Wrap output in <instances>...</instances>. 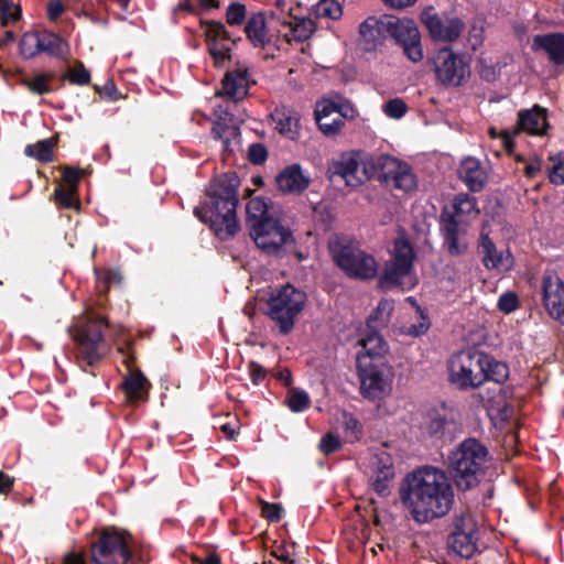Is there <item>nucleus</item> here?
Returning a JSON list of instances; mask_svg holds the SVG:
<instances>
[{
	"instance_id": "61",
	"label": "nucleus",
	"mask_w": 564,
	"mask_h": 564,
	"mask_svg": "<svg viewBox=\"0 0 564 564\" xmlns=\"http://www.w3.org/2000/svg\"><path fill=\"white\" fill-rule=\"evenodd\" d=\"M281 511H282V508L279 505H273V503H268V502L262 503V508H261L262 516L272 522L280 520Z\"/></svg>"
},
{
	"instance_id": "62",
	"label": "nucleus",
	"mask_w": 564,
	"mask_h": 564,
	"mask_svg": "<svg viewBox=\"0 0 564 564\" xmlns=\"http://www.w3.org/2000/svg\"><path fill=\"white\" fill-rule=\"evenodd\" d=\"M360 393L365 400L372 402L377 409H380L381 401L386 398L387 390H360Z\"/></svg>"
},
{
	"instance_id": "8",
	"label": "nucleus",
	"mask_w": 564,
	"mask_h": 564,
	"mask_svg": "<svg viewBox=\"0 0 564 564\" xmlns=\"http://www.w3.org/2000/svg\"><path fill=\"white\" fill-rule=\"evenodd\" d=\"M306 303V294L291 284L273 290L268 299V314L279 326L281 334H288L294 326L295 317Z\"/></svg>"
},
{
	"instance_id": "51",
	"label": "nucleus",
	"mask_w": 564,
	"mask_h": 564,
	"mask_svg": "<svg viewBox=\"0 0 564 564\" xmlns=\"http://www.w3.org/2000/svg\"><path fill=\"white\" fill-rule=\"evenodd\" d=\"M286 403L293 412H301L307 408L310 398L303 390H293V392L288 397Z\"/></svg>"
},
{
	"instance_id": "6",
	"label": "nucleus",
	"mask_w": 564,
	"mask_h": 564,
	"mask_svg": "<svg viewBox=\"0 0 564 564\" xmlns=\"http://www.w3.org/2000/svg\"><path fill=\"white\" fill-rule=\"evenodd\" d=\"M415 254L413 247L403 235L395 238L391 259L386 263L383 272L379 279V285L382 289L400 286L403 290L412 289L417 279L413 271V261Z\"/></svg>"
},
{
	"instance_id": "17",
	"label": "nucleus",
	"mask_w": 564,
	"mask_h": 564,
	"mask_svg": "<svg viewBox=\"0 0 564 564\" xmlns=\"http://www.w3.org/2000/svg\"><path fill=\"white\" fill-rule=\"evenodd\" d=\"M314 115L321 131L326 135H335L344 126L345 118L352 117V110L324 99L316 104Z\"/></svg>"
},
{
	"instance_id": "25",
	"label": "nucleus",
	"mask_w": 564,
	"mask_h": 564,
	"mask_svg": "<svg viewBox=\"0 0 564 564\" xmlns=\"http://www.w3.org/2000/svg\"><path fill=\"white\" fill-rule=\"evenodd\" d=\"M310 180L301 165L291 164L278 174L275 183L282 193L300 194L308 187Z\"/></svg>"
},
{
	"instance_id": "4",
	"label": "nucleus",
	"mask_w": 564,
	"mask_h": 564,
	"mask_svg": "<svg viewBox=\"0 0 564 564\" xmlns=\"http://www.w3.org/2000/svg\"><path fill=\"white\" fill-rule=\"evenodd\" d=\"M357 344L360 347L356 357L360 388H382L387 380L372 361L382 359L389 352V344L372 325H366Z\"/></svg>"
},
{
	"instance_id": "59",
	"label": "nucleus",
	"mask_w": 564,
	"mask_h": 564,
	"mask_svg": "<svg viewBox=\"0 0 564 564\" xmlns=\"http://www.w3.org/2000/svg\"><path fill=\"white\" fill-rule=\"evenodd\" d=\"M267 150L260 143H253L249 147L248 158L253 164H261L267 159Z\"/></svg>"
},
{
	"instance_id": "2",
	"label": "nucleus",
	"mask_w": 564,
	"mask_h": 564,
	"mask_svg": "<svg viewBox=\"0 0 564 564\" xmlns=\"http://www.w3.org/2000/svg\"><path fill=\"white\" fill-rule=\"evenodd\" d=\"M239 181L235 174L216 178L209 186L207 200L196 207L194 214L220 239L234 236L239 229L236 215Z\"/></svg>"
},
{
	"instance_id": "31",
	"label": "nucleus",
	"mask_w": 564,
	"mask_h": 564,
	"mask_svg": "<svg viewBox=\"0 0 564 564\" xmlns=\"http://www.w3.org/2000/svg\"><path fill=\"white\" fill-rule=\"evenodd\" d=\"M459 176L474 192L480 191L488 180L486 170L474 158L463 160L459 167Z\"/></svg>"
},
{
	"instance_id": "7",
	"label": "nucleus",
	"mask_w": 564,
	"mask_h": 564,
	"mask_svg": "<svg viewBox=\"0 0 564 564\" xmlns=\"http://www.w3.org/2000/svg\"><path fill=\"white\" fill-rule=\"evenodd\" d=\"M378 156L352 150L341 153L328 164L329 176L340 178L347 186L357 187L377 174Z\"/></svg>"
},
{
	"instance_id": "27",
	"label": "nucleus",
	"mask_w": 564,
	"mask_h": 564,
	"mask_svg": "<svg viewBox=\"0 0 564 564\" xmlns=\"http://www.w3.org/2000/svg\"><path fill=\"white\" fill-rule=\"evenodd\" d=\"M547 127L545 109L534 106L532 109L519 112L518 127L513 134L524 131L534 135H543Z\"/></svg>"
},
{
	"instance_id": "32",
	"label": "nucleus",
	"mask_w": 564,
	"mask_h": 564,
	"mask_svg": "<svg viewBox=\"0 0 564 564\" xmlns=\"http://www.w3.org/2000/svg\"><path fill=\"white\" fill-rule=\"evenodd\" d=\"M282 26L288 29L285 32H283V36L288 42L306 41L314 34L316 30L315 22L311 18L306 17L299 18L292 15Z\"/></svg>"
},
{
	"instance_id": "36",
	"label": "nucleus",
	"mask_w": 564,
	"mask_h": 564,
	"mask_svg": "<svg viewBox=\"0 0 564 564\" xmlns=\"http://www.w3.org/2000/svg\"><path fill=\"white\" fill-rule=\"evenodd\" d=\"M249 373L251 377L252 384L260 386V384H272V380L274 379L275 382L273 384H281V386H289L291 384V373L289 370H281L273 375L271 378L267 379V373L264 369L258 365V364H251L249 366Z\"/></svg>"
},
{
	"instance_id": "11",
	"label": "nucleus",
	"mask_w": 564,
	"mask_h": 564,
	"mask_svg": "<svg viewBox=\"0 0 564 564\" xmlns=\"http://www.w3.org/2000/svg\"><path fill=\"white\" fill-rule=\"evenodd\" d=\"M388 35L403 48L404 55L413 63L423 59L421 34L412 19H400L395 15L384 14L381 23Z\"/></svg>"
},
{
	"instance_id": "39",
	"label": "nucleus",
	"mask_w": 564,
	"mask_h": 564,
	"mask_svg": "<svg viewBox=\"0 0 564 564\" xmlns=\"http://www.w3.org/2000/svg\"><path fill=\"white\" fill-rule=\"evenodd\" d=\"M312 12L316 18L338 21L343 17V6L337 0H318Z\"/></svg>"
},
{
	"instance_id": "57",
	"label": "nucleus",
	"mask_w": 564,
	"mask_h": 564,
	"mask_svg": "<svg viewBox=\"0 0 564 564\" xmlns=\"http://www.w3.org/2000/svg\"><path fill=\"white\" fill-rule=\"evenodd\" d=\"M96 278L98 283H102L105 285V289L121 282L120 273L115 270H106L102 272L96 271Z\"/></svg>"
},
{
	"instance_id": "16",
	"label": "nucleus",
	"mask_w": 564,
	"mask_h": 564,
	"mask_svg": "<svg viewBox=\"0 0 564 564\" xmlns=\"http://www.w3.org/2000/svg\"><path fill=\"white\" fill-rule=\"evenodd\" d=\"M478 527L471 514L457 517L448 545L457 555L469 558L477 551Z\"/></svg>"
},
{
	"instance_id": "21",
	"label": "nucleus",
	"mask_w": 564,
	"mask_h": 564,
	"mask_svg": "<svg viewBox=\"0 0 564 564\" xmlns=\"http://www.w3.org/2000/svg\"><path fill=\"white\" fill-rule=\"evenodd\" d=\"M208 51L216 66H220L229 57L231 42L226 28L220 22H209L205 26Z\"/></svg>"
},
{
	"instance_id": "26",
	"label": "nucleus",
	"mask_w": 564,
	"mask_h": 564,
	"mask_svg": "<svg viewBox=\"0 0 564 564\" xmlns=\"http://www.w3.org/2000/svg\"><path fill=\"white\" fill-rule=\"evenodd\" d=\"M82 173V171L73 167L64 169L63 182L65 185H59L55 189V198L62 206L66 208H78L79 203L76 198V193Z\"/></svg>"
},
{
	"instance_id": "35",
	"label": "nucleus",
	"mask_w": 564,
	"mask_h": 564,
	"mask_svg": "<svg viewBox=\"0 0 564 564\" xmlns=\"http://www.w3.org/2000/svg\"><path fill=\"white\" fill-rule=\"evenodd\" d=\"M383 15L380 18L369 17L359 25V34L364 42L370 47H375L387 34L386 29L382 26Z\"/></svg>"
},
{
	"instance_id": "9",
	"label": "nucleus",
	"mask_w": 564,
	"mask_h": 564,
	"mask_svg": "<svg viewBox=\"0 0 564 564\" xmlns=\"http://www.w3.org/2000/svg\"><path fill=\"white\" fill-rule=\"evenodd\" d=\"M250 236L265 254L283 257L294 249L292 232L278 218H265L250 225Z\"/></svg>"
},
{
	"instance_id": "23",
	"label": "nucleus",
	"mask_w": 564,
	"mask_h": 564,
	"mask_svg": "<svg viewBox=\"0 0 564 564\" xmlns=\"http://www.w3.org/2000/svg\"><path fill=\"white\" fill-rule=\"evenodd\" d=\"M273 24L265 12H254L247 19L246 36L254 47H264L273 41L270 32Z\"/></svg>"
},
{
	"instance_id": "37",
	"label": "nucleus",
	"mask_w": 564,
	"mask_h": 564,
	"mask_svg": "<svg viewBox=\"0 0 564 564\" xmlns=\"http://www.w3.org/2000/svg\"><path fill=\"white\" fill-rule=\"evenodd\" d=\"M41 53L55 57H65L69 53V45L61 36L52 32L41 33Z\"/></svg>"
},
{
	"instance_id": "43",
	"label": "nucleus",
	"mask_w": 564,
	"mask_h": 564,
	"mask_svg": "<svg viewBox=\"0 0 564 564\" xmlns=\"http://www.w3.org/2000/svg\"><path fill=\"white\" fill-rule=\"evenodd\" d=\"M265 13L270 21L282 26L292 17V4L288 0H276L274 8Z\"/></svg>"
},
{
	"instance_id": "41",
	"label": "nucleus",
	"mask_w": 564,
	"mask_h": 564,
	"mask_svg": "<svg viewBox=\"0 0 564 564\" xmlns=\"http://www.w3.org/2000/svg\"><path fill=\"white\" fill-rule=\"evenodd\" d=\"M54 141L52 139H45L36 142L35 144L28 145L25 154L28 156L35 158L39 161L47 162L53 156Z\"/></svg>"
},
{
	"instance_id": "55",
	"label": "nucleus",
	"mask_w": 564,
	"mask_h": 564,
	"mask_svg": "<svg viewBox=\"0 0 564 564\" xmlns=\"http://www.w3.org/2000/svg\"><path fill=\"white\" fill-rule=\"evenodd\" d=\"M147 383V378L139 370H129L121 388H144Z\"/></svg>"
},
{
	"instance_id": "54",
	"label": "nucleus",
	"mask_w": 564,
	"mask_h": 564,
	"mask_svg": "<svg viewBox=\"0 0 564 564\" xmlns=\"http://www.w3.org/2000/svg\"><path fill=\"white\" fill-rule=\"evenodd\" d=\"M68 76L72 83L78 85H87L90 80L89 72L85 68L83 63H77L68 72Z\"/></svg>"
},
{
	"instance_id": "19",
	"label": "nucleus",
	"mask_w": 564,
	"mask_h": 564,
	"mask_svg": "<svg viewBox=\"0 0 564 564\" xmlns=\"http://www.w3.org/2000/svg\"><path fill=\"white\" fill-rule=\"evenodd\" d=\"M422 20L431 37L440 42L456 40L464 29L463 22L457 18H442L437 14L425 12Z\"/></svg>"
},
{
	"instance_id": "50",
	"label": "nucleus",
	"mask_w": 564,
	"mask_h": 564,
	"mask_svg": "<svg viewBox=\"0 0 564 564\" xmlns=\"http://www.w3.org/2000/svg\"><path fill=\"white\" fill-rule=\"evenodd\" d=\"M247 9L245 4L232 2L226 11V21L231 26L241 25L246 20Z\"/></svg>"
},
{
	"instance_id": "28",
	"label": "nucleus",
	"mask_w": 564,
	"mask_h": 564,
	"mask_svg": "<svg viewBox=\"0 0 564 564\" xmlns=\"http://www.w3.org/2000/svg\"><path fill=\"white\" fill-rule=\"evenodd\" d=\"M532 48L535 52H544L555 64L564 63V34L562 33L535 35Z\"/></svg>"
},
{
	"instance_id": "53",
	"label": "nucleus",
	"mask_w": 564,
	"mask_h": 564,
	"mask_svg": "<svg viewBox=\"0 0 564 564\" xmlns=\"http://www.w3.org/2000/svg\"><path fill=\"white\" fill-rule=\"evenodd\" d=\"M519 305V300L516 293L506 292L500 295L498 300V308L506 314H509L517 310Z\"/></svg>"
},
{
	"instance_id": "40",
	"label": "nucleus",
	"mask_w": 564,
	"mask_h": 564,
	"mask_svg": "<svg viewBox=\"0 0 564 564\" xmlns=\"http://www.w3.org/2000/svg\"><path fill=\"white\" fill-rule=\"evenodd\" d=\"M394 303L392 300H382L378 303L375 312L370 315L367 325L375 327L384 326L390 319L391 313L393 312Z\"/></svg>"
},
{
	"instance_id": "3",
	"label": "nucleus",
	"mask_w": 564,
	"mask_h": 564,
	"mask_svg": "<svg viewBox=\"0 0 564 564\" xmlns=\"http://www.w3.org/2000/svg\"><path fill=\"white\" fill-rule=\"evenodd\" d=\"M449 380L459 388H478L485 383L501 386L509 378L508 366L494 357L467 348L448 360Z\"/></svg>"
},
{
	"instance_id": "29",
	"label": "nucleus",
	"mask_w": 564,
	"mask_h": 564,
	"mask_svg": "<svg viewBox=\"0 0 564 564\" xmlns=\"http://www.w3.org/2000/svg\"><path fill=\"white\" fill-rule=\"evenodd\" d=\"M275 129L289 139H296L300 129V115L286 106L276 107L271 115Z\"/></svg>"
},
{
	"instance_id": "22",
	"label": "nucleus",
	"mask_w": 564,
	"mask_h": 564,
	"mask_svg": "<svg viewBox=\"0 0 564 564\" xmlns=\"http://www.w3.org/2000/svg\"><path fill=\"white\" fill-rule=\"evenodd\" d=\"M481 253L484 256L482 261L487 269H496L498 271L509 270L512 265V258L508 250H498L494 242L489 239V231L487 230V224L482 226L480 232Z\"/></svg>"
},
{
	"instance_id": "49",
	"label": "nucleus",
	"mask_w": 564,
	"mask_h": 564,
	"mask_svg": "<svg viewBox=\"0 0 564 564\" xmlns=\"http://www.w3.org/2000/svg\"><path fill=\"white\" fill-rule=\"evenodd\" d=\"M50 76L46 74H37L32 78H25L23 84L33 94L43 95L50 93Z\"/></svg>"
},
{
	"instance_id": "45",
	"label": "nucleus",
	"mask_w": 564,
	"mask_h": 564,
	"mask_svg": "<svg viewBox=\"0 0 564 564\" xmlns=\"http://www.w3.org/2000/svg\"><path fill=\"white\" fill-rule=\"evenodd\" d=\"M21 17V8L12 0H0V20L3 26L15 22Z\"/></svg>"
},
{
	"instance_id": "13",
	"label": "nucleus",
	"mask_w": 564,
	"mask_h": 564,
	"mask_svg": "<svg viewBox=\"0 0 564 564\" xmlns=\"http://www.w3.org/2000/svg\"><path fill=\"white\" fill-rule=\"evenodd\" d=\"M330 249L335 262L347 275L361 280L377 275L378 264L371 254L351 246L333 245Z\"/></svg>"
},
{
	"instance_id": "24",
	"label": "nucleus",
	"mask_w": 564,
	"mask_h": 564,
	"mask_svg": "<svg viewBox=\"0 0 564 564\" xmlns=\"http://www.w3.org/2000/svg\"><path fill=\"white\" fill-rule=\"evenodd\" d=\"M372 488L380 496L386 497L390 492V482L394 477V467L391 456L381 452L376 455L372 463Z\"/></svg>"
},
{
	"instance_id": "14",
	"label": "nucleus",
	"mask_w": 564,
	"mask_h": 564,
	"mask_svg": "<svg viewBox=\"0 0 564 564\" xmlns=\"http://www.w3.org/2000/svg\"><path fill=\"white\" fill-rule=\"evenodd\" d=\"M91 558L95 564H126L130 558L127 535L113 528L104 530L91 545Z\"/></svg>"
},
{
	"instance_id": "46",
	"label": "nucleus",
	"mask_w": 564,
	"mask_h": 564,
	"mask_svg": "<svg viewBox=\"0 0 564 564\" xmlns=\"http://www.w3.org/2000/svg\"><path fill=\"white\" fill-rule=\"evenodd\" d=\"M453 209V216L457 218L463 215H470L476 210L475 199L467 194H459L454 198Z\"/></svg>"
},
{
	"instance_id": "44",
	"label": "nucleus",
	"mask_w": 564,
	"mask_h": 564,
	"mask_svg": "<svg viewBox=\"0 0 564 564\" xmlns=\"http://www.w3.org/2000/svg\"><path fill=\"white\" fill-rule=\"evenodd\" d=\"M340 420L346 440L350 443L358 441L362 432L359 421L347 412L341 413Z\"/></svg>"
},
{
	"instance_id": "52",
	"label": "nucleus",
	"mask_w": 564,
	"mask_h": 564,
	"mask_svg": "<svg viewBox=\"0 0 564 564\" xmlns=\"http://www.w3.org/2000/svg\"><path fill=\"white\" fill-rule=\"evenodd\" d=\"M443 223H444L445 238L464 235V231L459 226V223H460L459 218H457L453 215H448L447 213H444Z\"/></svg>"
},
{
	"instance_id": "48",
	"label": "nucleus",
	"mask_w": 564,
	"mask_h": 564,
	"mask_svg": "<svg viewBox=\"0 0 564 564\" xmlns=\"http://www.w3.org/2000/svg\"><path fill=\"white\" fill-rule=\"evenodd\" d=\"M382 112L391 119H401L408 112V106L401 98H392L382 105Z\"/></svg>"
},
{
	"instance_id": "5",
	"label": "nucleus",
	"mask_w": 564,
	"mask_h": 564,
	"mask_svg": "<svg viewBox=\"0 0 564 564\" xmlns=\"http://www.w3.org/2000/svg\"><path fill=\"white\" fill-rule=\"evenodd\" d=\"M487 449L475 438L464 441L449 456V469L456 486L467 490L476 486L487 460Z\"/></svg>"
},
{
	"instance_id": "56",
	"label": "nucleus",
	"mask_w": 564,
	"mask_h": 564,
	"mask_svg": "<svg viewBox=\"0 0 564 564\" xmlns=\"http://www.w3.org/2000/svg\"><path fill=\"white\" fill-rule=\"evenodd\" d=\"M339 447L340 441L333 433L324 435L319 443V449L326 455L336 452L337 449H339Z\"/></svg>"
},
{
	"instance_id": "42",
	"label": "nucleus",
	"mask_w": 564,
	"mask_h": 564,
	"mask_svg": "<svg viewBox=\"0 0 564 564\" xmlns=\"http://www.w3.org/2000/svg\"><path fill=\"white\" fill-rule=\"evenodd\" d=\"M20 53L25 58H31L41 53V33H25L20 41Z\"/></svg>"
},
{
	"instance_id": "30",
	"label": "nucleus",
	"mask_w": 564,
	"mask_h": 564,
	"mask_svg": "<svg viewBox=\"0 0 564 564\" xmlns=\"http://www.w3.org/2000/svg\"><path fill=\"white\" fill-rule=\"evenodd\" d=\"M250 80L246 69L228 72L223 80V94L231 100H240L249 89Z\"/></svg>"
},
{
	"instance_id": "38",
	"label": "nucleus",
	"mask_w": 564,
	"mask_h": 564,
	"mask_svg": "<svg viewBox=\"0 0 564 564\" xmlns=\"http://www.w3.org/2000/svg\"><path fill=\"white\" fill-rule=\"evenodd\" d=\"M249 225L261 221L265 218H276L275 212L263 197H254L247 204Z\"/></svg>"
},
{
	"instance_id": "18",
	"label": "nucleus",
	"mask_w": 564,
	"mask_h": 564,
	"mask_svg": "<svg viewBox=\"0 0 564 564\" xmlns=\"http://www.w3.org/2000/svg\"><path fill=\"white\" fill-rule=\"evenodd\" d=\"M431 327V321L425 312L412 296L404 301V314L400 321V332L410 337H420L426 334Z\"/></svg>"
},
{
	"instance_id": "10",
	"label": "nucleus",
	"mask_w": 564,
	"mask_h": 564,
	"mask_svg": "<svg viewBox=\"0 0 564 564\" xmlns=\"http://www.w3.org/2000/svg\"><path fill=\"white\" fill-rule=\"evenodd\" d=\"M429 64L437 82L457 87L469 76L470 69L464 56L449 47H442L429 58Z\"/></svg>"
},
{
	"instance_id": "12",
	"label": "nucleus",
	"mask_w": 564,
	"mask_h": 564,
	"mask_svg": "<svg viewBox=\"0 0 564 564\" xmlns=\"http://www.w3.org/2000/svg\"><path fill=\"white\" fill-rule=\"evenodd\" d=\"M104 322L101 317L88 313L77 319L70 329V334L78 344L80 356L89 364L97 361L101 352V328Z\"/></svg>"
},
{
	"instance_id": "15",
	"label": "nucleus",
	"mask_w": 564,
	"mask_h": 564,
	"mask_svg": "<svg viewBox=\"0 0 564 564\" xmlns=\"http://www.w3.org/2000/svg\"><path fill=\"white\" fill-rule=\"evenodd\" d=\"M388 187L409 193L416 187V177L410 165L390 155H379L377 174Z\"/></svg>"
},
{
	"instance_id": "1",
	"label": "nucleus",
	"mask_w": 564,
	"mask_h": 564,
	"mask_svg": "<svg viewBox=\"0 0 564 564\" xmlns=\"http://www.w3.org/2000/svg\"><path fill=\"white\" fill-rule=\"evenodd\" d=\"M402 505L419 523H426L448 513L454 492L444 471L422 467L408 474L399 489Z\"/></svg>"
},
{
	"instance_id": "47",
	"label": "nucleus",
	"mask_w": 564,
	"mask_h": 564,
	"mask_svg": "<svg viewBox=\"0 0 564 564\" xmlns=\"http://www.w3.org/2000/svg\"><path fill=\"white\" fill-rule=\"evenodd\" d=\"M551 167L549 178L551 183L561 185L564 184V154L557 153L550 158Z\"/></svg>"
},
{
	"instance_id": "60",
	"label": "nucleus",
	"mask_w": 564,
	"mask_h": 564,
	"mask_svg": "<svg viewBox=\"0 0 564 564\" xmlns=\"http://www.w3.org/2000/svg\"><path fill=\"white\" fill-rule=\"evenodd\" d=\"M499 72L500 68H498L496 65L488 63L486 59H481L479 73L484 79L492 82L497 78Z\"/></svg>"
},
{
	"instance_id": "63",
	"label": "nucleus",
	"mask_w": 564,
	"mask_h": 564,
	"mask_svg": "<svg viewBox=\"0 0 564 564\" xmlns=\"http://www.w3.org/2000/svg\"><path fill=\"white\" fill-rule=\"evenodd\" d=\"M489 134L491 135V138H500L501 142H502V145L508 151L512 150V147H513L512 134L509 131L505 130V131H501V132H497L495 128H490L489 129Z\"/></svg>"
},
{
	"instance_id": "58",
	"label": "nucleus",
	"mask_w": 564,
	"mask_h": 564,
	"mask_svg": "<svg viewBox=\"0 0 564 564\" xmlns=\"http://www.w3.org/2000/svg\"><path fill=\"white\" fill-rule=\"evenodd\" d=\"M463 236L464 235L445 238V243L451 254L458 256L466 250L467 243L463 239Z\"/></svg>"
},
{
	"instance_id": "20",
	"label": "nucleus",
	"mask_w": 564,
	"mask_h": 564,
	"mask_svg": "<svg viewBox=\"0 0 564 564\" xmlns=\"http://www.w3.org/2000/svg\"><path fill=\"white\" fill-rule=\"evenodd\" d=\"M543 304L549 315L564 325V281L553 275L543 278Z\"/></svg>"
},
{
	"instance_id": "64",
	"label": "nucleus",
	"mask_w": 564,
	"mask_h": 564,
	"mask_svg": "<svg viewBox=\"0 0 564 564\" xmlns=\"http://www.w3.org/2000/svg\"><path fill=\"white\" fill-rule=\"evenodd\" d=\"M541 167H542L541 159L538 156H534L529 160V162L527 163V165L524 167L525 175L528 177H534L541 171Z\"/></svg>"
},
{
	"instance_id": "33",
	"label": "nucleus",
	"mask_w": 564,
	"mask_h": 564,
	"mask_svg": "<svg viewBox=\"0 0 564 564\" xmlns=\"http://www.w3.org/2000/svg\"><path fill=\"white\" fill-rule=\"evenodd\" d=\"M213 134L216 139L221 140L224 150L234 152L239 145V130L236 126H229L225 122V117L219 115L218 120L214 123Z\"/></svg>"
},
{
	"instance_id": "34",
	"label": "nucleus",
	"mask_w": 564,
	"mask_h": 564,
	"mask_svg": "<svg viewBox=\"0 0 564 564\" xmlns=\"http://www.w3.org/2000/svg\"><path fill=\"white\" fill-rule=\"evenodd\" d=\"M487 392H494L487 401L486 409L492 423L497 426L508 420L511 414V409L501 395V390H487Z\"/></svg>"
}]
</instances>
